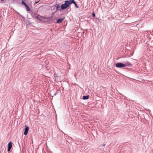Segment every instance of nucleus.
Returning a JSON list of instances; mask_svg holds the SVG:
<instances>
[{
    "label": "nucleus",
    "instance_id": "obj_1",
    "mask_svg": "<svg viewBox=\"0 0 153 153\" xmlns=\"http://www.w3.org/2000/svg\"><path fill=\"white\" fill-rule=\"evenodd\" d=\"M64 1L65 3L62 4L61 6V9H59L60 11L67 8L71 5V0H66Z\"/></svg>",
    "mask_w": 153,
    "mask_h": 153
},
{
    "label": "nucleus",
    "instance_id": "obj_2",
    "mask_svg": "<svg viewBox=\"0 0 153 153\" xmlns=\"http://www.w3.org/2000/svg\"><path fill=\"white\" fill-rule=\"evenodd\" d=\"M115 66L117 68H122L127 66L126 64L123 63L121 62H118L115 64Z\"/></svg>",
    "mask_w": 153,
    "mask_h": 153
},
{
    "label": "nucleus",
    "instance_id": "obj_3",
    "mask_svg": "<svg viewBox=\"0 0 153 153\" xmlns=\"http://www.w3.org/2000/svg\"><path fill=\"white\" fill-rule=\"evenodd\" d=\"M21 3L22 4L24 5V6L26 7L27 11H29L30 10V9L28 6L25 2L23 0L22 1Z\"/></svg>",
    "mask_w": 153,
    "mask_h": 153
},
{
    "label": "nucleus",
    "instance_id": "obj_4",
    "mask_svg": "<svg viewBox=\"0 0 153 153\" xmlns=\"http://www.w3.org/2000/svg\"><path fill=\"white\" fill-rule=\"evenodd\" d=\"M29 127L27 126H25V131L24 132V135H26L27 134L28 131H29Z\"/></svg>",
    "mask_w": 153,
    "mask_h": 153
},
{
    "label": "nucleus",
    "instance_id": "obj_5",
    "mask_svg": "<svg viewBox=\"0 0 153 153\" xmlns=\"http://www.w3.org/2000/svg\"><path fill=\"white\" fill-rule=\"evenodd\" d=\"M32 16L33 18L35 19H36L38 20H39L40 21H42L39 19V15L37 14L33 13L32 15Z\"/></svg>",
    "mask_w": 153,
    "mask_h": 153
},
{
    "label": "nucleus",
    "instance_id": "obj_6",
    "mask_svg": "<svg viewBox=\"0 0 153 153\" xmlns=\"http://www.w3.org/2000/svg\"><path fill=\"white\" fill-rule=\"evenodd\" d=\"M12 147V143L11 142H9L8 144V151H10Z\"/></svg>",
    "mask_w": 153,
    "mask_h": 153
},
{
    "label": "nucleus",
    "instance_id": "obj_7",
    "mask_svg": "<svg viewBox=\"0 0 153 153\" xmlns=\"http://www.w3.org/2000/svg\"><path fill=\"white\" fill-rule=\"evenodd\" d=\"M72 3L74 4L75 7L77 8H79V7L76 3L74 0H71V4Z\"/></svg>",
    "mask_w": 153,
    "mask_h": 153
},
{
    "label": "nucleus",
    "instance_id": "obj_8",
    "mask_svg": "<svg viewBox=\"0 0 153 153\" xmlns=\"http://www.w3.org/2000/svg\"><path fill=\"white\" fill-rule=\"evenodd\" d=\"M124 64H126L127 65V66H128V67H133L132 64L128 61H127L126 62H125Z\"/></svg>",
    "mask_w": 153,
    "mask_h": 153
},
{
    "label": "nucleus",
    "instance_id": "obj_9",
    "mask_svg": "<svg viewBox=\"0 0 153 153\" xmlns=\"http://www.w3.org/2000/svg\"><path fill=\"white\" fill-rule=\"evenodd\" d=\"M65 18V17H64L62 18H61V19H59L57 20V21L56 22V23H60Z\"/></svg>",
    "mask_w": 153,
    "mask_h": 153
},
{
    "label": "nucleus",
    "instance_id": "obj_10",
    "mask_svg": "<svg viewBox=\"0 0 153 153\" xmlns=\"http://www.w3.org/2000/svg\"><path fill=\"white\" fill-rule=\"evenodd\" d=\"M55 7L56 8V10L55 12L54 13L56 12L58 10H59V8L60 7V5L59 4H56L55 5V6L54 8Z\"/></svg>",
    "mask_w": 153,
    "mask_h": 153
},
{
    "label": "nucleus",
    "instance_id": "obj_11",
    "mask_svg": "<svg viewBox=\"0 0 153 153\" xmlns=\"http://www.w3.org/2000/svg\"><path fill=\"white\" fill-rule=\"evenodd\" d=\"M89 97V95H87L86 96H83L82 99L83 100H85L88 99Z\"/></svg>",
    "mask_w": 153,
    "mask_h": 153
},
{
    "label": "nucleus",
    "instance_id": "obj_12",
    "mask_svg": "<svg viewBox=\"0 0 153 153\" xmlns=\"http://www.w3.org/2000/svg\"><path fill=\"white\" fill-rule=\"evenodd\" d=\"M92 16L93 17H95V14L94 12H93L92 13Z\"/></svg>",
    "mask_w": 153,
    "mask_h": 153
},
{
    "label": "nucleus",
    "instance_id": "obj_13",
    "mask_svg": "<svg viewBox=\"0 0 153 153\" xmlns=\"http://www.w3.org/2000/svg\"><path fill=\"white\" fill-rule=\"evenodd\" d=\"M18 13V14L20 15L22 17V18H24V17L23 16H22V15H21V14H20L19 13Z\"/></svg>",
    "mask_w": 153,
    "mask_h": 153
},
{
    "label": "nucleus",
    "instance_id": "obj_14",
    "mask_svg": "<svg viewBox=\"0 0 153 153\" xmlns=\"http://www.w3.org/2000/svg\"><path fill=\"white\" fill-rule=\"evenodd\" d=\"M39 1H40V0H39V1H36V2H35V4H36L37 3H38Z\"/></svg>",
    "mask_w": 153,
    "mask_h": 153
},
{
    "label": "nucleus",
    "instance_id": "obj_15",
    "mask_svg": "<svg viewBox=\"0 0 153 153\" xmlns=\"http://www.w3.org/2000/svg\"><path fill=\"white\" fill-rule=\"evenodd\" d=\"M56 94V93L54 94V95H55Z\"/></svg>",
    "mask_w": 153,
    "mask_h": 153
},
{
    "label": "nucleus",
    "instance_id": "obj_16",
    "mask_svg": "<svg viewBox=\"0 0 153 153\" xmlns=\"http://www.w3.org/2000/svg\"><path fill=\"white\" fill-rule=\"evenodd\" d=\"M105 144H104L103 145V146H105Z\"/></svg>",
    "mask_w": 153,
    "mask_h": 153
}]
</instances>
